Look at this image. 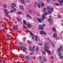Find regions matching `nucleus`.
Here are the masks:
<instances>
[{
	"label": "nucleus",
	"mask_w": 63,
	"mask_h": 63,
	"mask_svg": "<svg viewBox=\"0 0 63 63\" xmlns=\"http://www.w3.org/2000/svg\"><path fill=\"white\" fill-rule=\"evenodd\" d=\"M42 25H40L39 26V28L40 30H44V27H46V24H43V26Z\"/></svg>",
	"instance_id": "f257e3e1"
},
{
	"label": "nucleus",
	"mask_w": 63,
	"mask_h": 63,
	"mask_svg": "<svg viewBox=\"0 0 63 63\" xmlns=\"http://www.w3.org/2000/svg\"><path fill=\"white\" fill-rule=\"evenodd\" d=\"M35 46H33L32 47H32L30 46L29 47V48L30 50V51H34L35 50Z\"/></svg>",
	"instance_id": "f03ea898"
},
{
	"label": "nucleus",
	"mask_w": 63,
	"mask_h": 63,
	"mask_svg": "<svg viewBox=\"0 0 63 63\" xmlns=\"http://www.w3.org/2000/svg\"><path fill=\"white\" fill-rule=\"evenodd\" d=\"M39 33L41 35H43V34H44V35H47V33L44 31H41Z\"/></svg>",
	"instance_id": "7ed1b4c3"
},
{
	"label": "nucleus",
	"mask_w": 63,
	"mask_h": 63,
	"mask_svg": "<svg viewBox=\"0 0 63 63\" xmlns=\"http://www.w3.org/2000/svg\"><path fill=\"white\" fill-rule=\"evenodd\" d=\"M26 25L28 28H31L32 27V25L29 23H28Z\"/></svg>",
	"instance_id": "20e7f679"
},
{
	"label": "nucleus",
	"mask_w": 63,
	"mask_h": 63,
	"mask_svg": "<svg viewBox=\"0 0 63 63\" xmlns=\"http://www.w3.org/2000/svg\"><path fill=\"white\" fill-rule=\"evenodd\" d=\"M19 48L21 50H23L24 48V47L22 46H20L19 47Z\"/></svg>",
	"instance_id": "39448f33"
},
{
	"label": "nucleus",
	"mask_w": 63,
	"mask_h": 63,
	"mask_svg": "<svg viewBox=\"0 0 63 63\" xmlns=\"http://www.w3.org/2000/svg\"><path fill=\"white\" fill-rule=\"evenodd\" d=\"M44 49H45V51H46L45 50H46V51H47L48 50V49H49V47H47V46H45L44 47Z\"/></svg>",
	"instance_id": "423d86ee"
},
{
	"label": "nucleus",
	"mask_w": 63,
	"mask_h": 63,
	"mask_svg": "<svg viewBox=\"0 0 63 63\" xmlns=\"http://www.w3.org/2000/svg\"><path fill=\"white\" fill-rule=\"evenodd\" d=\"M58 1L60 5H61L62 4V3H63V0H58Z\"/></svg>",
	"instance_id": "0eeeda50"
},
{
	"label": "nucleus",
	"mask_w": 63,
	"mask_h": 63,
	"mask_svg": "<svg viewBox=\"0 0 63 63\" xmlns=\"http://www.w3.org/2000/svg\"><path fill=\"white\" fill-rule=\"evenodd\" d=\"M45 51L46 52H47L48 53L49 55H50V54H52V53L49 50H48L47 51H46V50H45Z\"/></svg>",
	"instance_id": "6e6552de"
},
{
	"label": "nucleus",
	"mask_w": 63,
	"mask_h": 63,
	"mask_svg": "<svg viewBox=\"0 0 63 63\" xmlns=\"http://www.w3.org/2000/svg\"><path fill=\"white\" fill-rule=\"evenodd\" d=\"M27 16V17H29V18H32V17L31 16H30V15L28 14H27L26 15Z\"/></svg>",
	"instance_id": "1a4fd4ad"
},
{
	"label": "nucleus",
	"mask_w": 63,
	"mask_h": 63,
	"mask_svg": "<svg viewBox=\"0 0 63 63\" xmlns=\"http://www.w3.org/2000/svg\"><path fill=\"white\" fill-rule=\"evenodd\" d=\"M35 39L34 40V41H36V42H38V37L36 35H35Z\"/></svg>",
	"instance_id": "9d476101"
},
{
	"label": "nucleus",
	"mask_w": 63,
	"mask_h": 63,
	"mask_svg": "<svg viewBox=\"0 0 63 63\" xmlns=\"http://www.w3.org/2000/svg\"><path fill=\"white\" fill-rule=\"evenodd\" d=\"M23 6L22 5H20L19 6V8L20 9H24V8H23Z\"/></svg>",
	"instance_id": "9b49d317"
},
{
	"label": "nucleus",
	"mask_w": 63,
	"mask_h": 63,
	"mask_svg": "<svg viewBox=\"0 0 63 63\" xmlns=\"http://www.w3.org/2000/svg\"><path fill=\"white\" fill-rule=\"evenodd\" d=\"M57 34L56 33H53V37H57Z\"/></svg>",
	"instance_id": "f8f14e48"
},
{
	"label": "nucleus",
	"mask_w": 63,
	"mask_h": 63,
	"mask_svg": "<svg viewBox=\"0 0 63 63\" xmlns=\"http://www.w3.org/2000/svg\"><path fill=\"white\" fill-rule=\"evenodd\" d=\"M52 18H50V19H48V21H49V22H50V23H51L53 22V21H50L51 20H52Z\"/></svg>",
	"instance_id": "ddd939ff"
},
{
	"label": "nucleus",
	"mask_w": 63,
	"mask_h": 63,
	"mask_svg": "<svg viewBox=\"0 0 63 63\" xmlns=\"http://www.w3.org/2000/svg\"><path fill=\"white\" fill-rule=\"evenodd\" d=\"M52 30L54 31L55 33H56V30L55 29V28L54 27L53 28H52Z\"/></svg>",
	"instance_id": "4468645a"
},
{
	"label": "nucleus",
	"mask_w": 63,
	"mask_h": 63,
	"mask_svg": "<svg viewBox=\"0 0 63 63\" xmlns=\"http://www.w3.org/2000/svg\"><path fill=\"white\" fill-rule=\"evenodd\" d=\"M44 45L45 47H47L48 46V44L47 43H45L44 44Z\"/></svg>",
	"instance_id": "2eb2a0df"
},
{
	"label": "nucleus",
	"mask_w": 63,
	"mask_h": 63,
	"mask_svg": "<svg viewBox=\"0 0 63 63\" xmlns=\"http://www.w3.org/2000/svg\"><path fill=\"white\" fill-rule=\"evenodd\" d=\"M16 18L18 21H21V19H20V18H18V17H17Z\"/></svg>",
	"instance_id": "dca6fc26"
},
{
	"label": "nucleus",
	"mask_w": 63,
	"mask_h": 63,
	"mask_svg": "<svg viewBox=\"0 0 63 63\" xmlns=\"http://www.w3.org/2000/svg\"><path fill=\"white\" fill-rule=\"evenodd\" d=\"M38 20L39 22L41 23L42 22V21L41 20V19H40L39 18H38Z\"/></svg>",
	"instance_id": "f3484780"
},
{
	"label": "nucleus",
	"mask_w": 63,
	"mask_h": 63,
	"mask_svg": "<svg viewBox=\"0 0 63 63\" xmlns=\"http://www.w3.org/2000/svg\"><path fill=\"white\" fill-rule=\"evenodd\" d=\"M11 5L13 6H14L15 7H16V4H15L14 3H11Z\"/></svg>",
	"instance_id": "a211bd4d"
},
{
	"label": "nucleus",
	"mask_w": 63,
	"mask_h": 63,
	"mask_svg": "<svg viewBox=\"0 0 63 63\" xmlns=\"http://www.w3.org/2000/svg\"><path fill=\"white\" fill-rule=\"evenodd\" d=\"M29 32L31 36H34V34H33V33H32V32H31L30 31Z\"/></svg>",
	"instance_id": "6ab92c4d"
},
{
	"label": "nucleus",
	"mask_w": 63,
	"mask_h": 63,
	"mask_svg": "<svg viewBox=\"0 0 63 63\" xmlns=\"http://www.w3.org/2000/svg\"><path fill=\"white\" fill-rule=\"evenodd\" d=\"M20 57L21 59H23V58H24V55H20Z\"/></svg>",
	"instance_id": "aec40b11"
},
{
	"label": "nucleus",
	"mask_w": 63,
	"mask_h": 63,
	"mask_svg": "<svg viewBox=\"0 0 63 63\" xmlns=\"http://www.w3.org/2000/svg\"><path fill=\"white\" fill-rule=\"evenodd\" d=\"M40 49V48L38 47V46H37L36 47V48L35 49V50L36 51H37Z\"/></svg>",
	"instance_id": "412c9836"
},
{
	"label": "nucleus",
	"mask_w": 63,
	"mask_h": 63,
	"mask_svg": "<svg viewBox=\"0 0 63 63\" xmlns=\"http://www.w3.org/2000/svg\"><path fill=\"white\" fill-rule=\"evenodd\" d=\"M5 14H6L5 15V16L6 17H8L9 15H8V14H9V13L8 12H6Z\"/></svg>",
	"instance_id": "4be33fe9"
},
{
	"label": "nucleus",
	"mask_w": 63,
	"mask_h": 63,
	"mask_svg": "<svg viewBox=\"0 0 63 63\" xmlns=\"http://www.w3.org/2000/svg\"><path fill=\"white\" fill-rule=\"evenodd\" d=\"M11 7L14 10H15V11H17V10H16V8H15V7H14V6H11Z\"/></svg>",
	"instance_id": "5701e85b"
},
{
	"label": "nucleus",
	"mask_w": 63,
	"mask_h": 63,
	"mask_svg": "<svg viewBox=\"0 0 63 63\" xmlns=\"http://www.w3.org/2000/svg\"><path fill=\"white\" fill-rule=\"evenodd\" d=\"M43 61H47V59L45 58H43Z\"/></svg>",
	"instance_id": "b1692460"
},
{
	"label": "nucleus",
	"mask_w": 63,
	"mask_h": 63,
	"mask_svg": "<svg viewBox=\"0 0 63 63\" xmlns=\"http://www.w3.org/2000/svg\"><path fill=\"white\" fill-rule=\"evenodd\" d=\"M21 2L22 4H24V3H25V1H24V0H21Z\"/></svg>",
	"instance_id": "393cba45"
},
{
	"label": "nucleus",
	"mask_w": 63,
	"mask_h": 63,
	"mask_svg": "<svg viewBox=\"0 0 63 63\" xmlns=\"http://www.w3.org/2000/svg\"><path fill=\"white\" fill-rule=\"evenodd\" d=\"M19 45L20 46H23L24 45L23 43L22 42H20L19 43Z\"/></svg>",
	"instance_id": "a878e982"
},
{
	"label": "nucleus",
	"mask_w": 63,
	"mask_h": 63,
	"mask_svg": "<svg viewBox=\"0 0 63 63\" xmlns=\"http://www.w3.org/2000/svg\"><path fill=\"white\" fill-rule=\"evenodd\" d=\"M41 5L42 7H44V6H45V4L42 2H41Z\"/></svg>",
	"instance_id": "bb28decb"
},
{
	"label": "nucleus",
	"mask_w": 63,
	"mask_h": 63,
	"mask_svg": "<svg viewBox=\"0 0 63 63\" xmlns=\"http://www.w3.org/2000/svg\"><path fill=\"white\" fill-rule=\"evenodd\" d=\"M6 37H7V38H10V35H9L8 34H6Z\"/></svg>",
	"instance_id": "cd10ccee"
},
{
	"label": "nucleus",
	"mask_w": 63,
	"mask_h": 63,
	"mask_svg": "<svg viewBox=\"0 0 63 63\" xmlns=\"http://www.w3.org/2000/svg\"><path fill=\"white\" fill-rule=\"evenodd\" d=\"M58 17H59V18H61L62 16L60 15L59 14H58Z\"/></svg>",
	"instance_id": "c85d7f7f"
},
{
	"label": "nucleus",
	"mask_w": 63,
	"mask_h": 63,
	"mask_svg": "<svg viewBox=\"0 0 63 63\" xmlns=\"http://www.w3.org/2000/svg\"><path fill=\"white\" fill-rule=\"evenodd\" d=\"M42 54H44V55H46V52L44 51H43L42 52Z\"/></svg>",
	"instance_id": "c756f323"
},
{
	"label": "nucleus",
	"mask_w": 63,
	"mask_h": 63,
	"mask_svg": "<svg viewBox=\"0 0 63 63\" xmlns=\"http://www.w3.org/2000/svg\"><path fill=\"white\" fill-rule=\"evenodd\" d=\"M30 58H29V57L28 56H27L26 57V59H29Z\"/></svg>",
	"instance_id": "7c9ffc66"
},
{
	"label": "nucleus",
	"mask_w": 63,
	"mask_h": 63,
	"mask_svg": "<svg viewBox=\"0 0 63 63\" xmlns=\"http://www.w3.org/2000/svg\"><path fill=\"white\" fill-rule=\"evenodd\" d=\"M3 7L5 8H7V6L6 4H4L3 5Z\"/></svg>",
	"instance_id": "2f4dec72"
},
{
	"label": "nucleus",
	"mask_w": 63,
	"mask_h": 63,
	"mask_svg": "<svg viewBox=\"0 0 63 63\" xmlns=\"http://www.w3.org/2000/svg\"><path fill=\"white\" fill-rule=\"evenodd\" d=\"M37 6L39 8H41V4H38Z\"/></svg>",
	"instance_id": "473e14b6"
},
{
	"label": "nucleus",
	"mask_w": 63,
	"mask_h": 63,
	"mask_svg": "<svg viewBox=\"0 0 63 63\" xmlns=\"http://www.w3.org/2000/svg\"><path fill=\"white\" fill-rule=\"evenodd\" d=\"M12 27H13V30H16V26H13Z\"/></svg>",
	"instance_id": "72a5a7b5"
},
{
	"label": "nucleus",
	"mask_w": 63,
	"mask_h": 63,
	"mask_svg": "<svg viewBox=\"0 0 63 63\" xmlns=\"http://www.w3.org/2000/svg\"><path fill=\"white\" fill-rule=\"evenodd\" d=\"M47 10H50V6H47Z\"/></svg>",
	"instance_id": "f704fd0d"
},
{
	"label": "nucleus",
	"mask_w": 63,
	"mask_h": 63,
	"mask_svg": "<svg viewBox=\"0 0 63 63\" xmlns=\"http://www.w3.org/2000/svg\"><path fill=\"white\" fill-rule=\"evenodd\" d=\"M23 23L25 25H26V21L25 20H23Z\"/></svg>",
	"instance_id": "c9c22d12"
},
{
	"label": "nucleus",
	"mask_w": 63,
	"mask_h": 63,
	"mask_svg": "<svg viewBox=\"0 0 63 63\" xmlns=\"http://www.w3.org/2000/svg\"><path fill=\"white\" fill-rule=\"evenodd\" d=\"M3 10L4 12V13H6V12H8V11L7 10V9H4Z\"/></svg>",
	"instance_id": "e433bc0d"
},
{
	"label": "nucleus",
	"mask_w": 63,
	"mask_h": 63,
	"mask_svg": "<svg viewBox=\"0 0 63 63\" xmlns=\"http://www.w3.org/2000/svg\"><path fill=\"white\" fill-rule=\"evenodd\" d=\"M50 11H53V10H54V9L52 8H50Z\"/></svg>",
	"instance_id": "4c0bfd02"
},
{
	"label": "nucleus",
	"mask_w": 63,
	"mask_h": 63,
	"mask_svg": "<svg viewBox=\"0 0 63 63\" xmlns=\"http://www.w3.org/2000/svg\"><path fill=\"white\" fill-rule=\"evenodd\" d=\"M47 13L49 14H51V12L50 11H47Z\"/></svg>",
	"instance_id": "58836bf2"
},
{
	"label": "nucleus",
	"mask_w": 63,
	"mask_h": 63,
	"mask_svg": "<svg viewBox=\"0 0 63 63\" xmlns=\"http://www.w3.org/2000/svg\"><path fill=\"white\" fill-rule=\"evenodd\" d=\"M43 11H44V12H45V11H47V8H44L43 9Z\"/></svg>",
	"instance_id": "ea45409f"
},
{
	"label": "nucleus",
	"mask_w": 63,
	"mask_h": 63,
	"mask_svg": "<svg viewBox=\"0 0 63 63\" xmlns=\"http://www.w3.org/2000/svg\"><path fill=\"white\" fill-rule=\"evenodd\" d=\"M42 17L43 18H46V17L45 16V15L44 14L43 15Z\"/></svg>",
	"instance_id": "a19ab883"
},
{
	"label": "nucleus",
	"mask_w": 63,
	"mask_h": 63,
	"mask_svg": "<svg viewBox=\"0 0 63 63\" xmlns=\"http://www.w3.org/2000/svg\"><path fill=\"white\" fill-rule=\"evenodd\" d=\"M27 49V48L26 47H24V50H24V51H26Z\"/></svg>",
	"instance_id": "79ce46f5"
},
{
	"label": "nucleus",
	"mask_w": 63,
	"mask_h": 63,
	"mask_svg": "<svg viewBox=\"0 0 63 63\" xmlns=\"http://www.w3.org/2000/svg\"><path fill=\"white\" fill-rule=\"evenodd\" d=\"M55 4L57 6H59V3H55Z\"/></svg>",
	"instance_id": "37998d69"
},
{
	"label": "nucleus",
	"mask_w": 63,
	"mask_h": 63,
	"mask_svg": "<svg viewBox=\"0 0 63 63\" xmlns=\"http://www.w3.org/2000/svg\"><path fill=\"white\" fill-rule=\"evenodd\" d=\"M17 13L18 14H20V15H21V14H22V13H21L20 12H18Z\"/></svg>",
	"instance_id": "c03bdc74"
},
{
	"label": "nucleus",
	"mask_w": 63,
	"mask_h": 63,
	"mask_svg": "<svg viewBox=\"0 0 63 63\" xmlns=\"http://www.w3.org/2000/svg\"><path fill=\"white\" fill-rule=\"evenodd\" d=\"M28 43H29V44H31V43H32V42L31 41H28Z\"/></svg>",
	"instance_id": "a18cd8bd"
},
{
	"label": "nucleus",
	"mask_w": 63,
	"mask_h": 63,
	"mask_svg": "<svg viewBox=\"0 0 63 63\" xmlns=\"http://www.w3.org/2000/svg\"><path fill=\"white\" fill-rule=\"evenodd\" d=\"M35 39V37L34 36H32V40H34Z\"/></svg>",
	"instance_id": "49530a36"
},
{
	"label": "nucleus",
	"mask_w": 63,
	"mask_h": 63,
	"mask_svg": "<svg viewBox=\"0 0 63 63\" xmlns=\"http://www.w3.org/2000/svg\"><path fill=\"white\" fill-rule=\"evenodd\" d=\"M50 58H51V59H54V57H53V56H51L50 57Z\"/></svg>",
	"instance_id": "de8ad7c7"
},
{
	"label": "nucleus",
	"mask_w": 63,
	"mask_h": 63,
	"mask_svg": "<svg viewBox=\"0 0 63 63\" xmlns=\"http://www.w3.org/2000/svg\"><path fill=\"white\" fill-rule=\"evenodd\" d=\"M38 58H39L40 59H42V57L41 56L39 57Z\"/></svg>",
	"instance_id": "09e8293b"
},
{
	"label": "nucleus",
	"mask_w": 63,
	"mask_h": 63,
	"mask_svg": "<svg viewBox=\"0 0 63 63\" xmlns=\"http://www.w3.org/2000/svg\"><path fill=\"white\" fill-rule=\"evenodd\" d=\"M14 10H12L10 12V13H13V12H14Z\"/></svg>",
	"instance_id": "8fccbe9b"
},
{
	"label": "nucleus",
	"mask_w": 63,
	"mask_h": 63,
	"mask_svg": "<svg viewBox=\"0 0 63 63\" xmlns=\"http://www.w3.org/2000/svg\"><path fill=\"white\" fill-rule=\"evenodd\" d=\"M51 45L52 46H54V43H52L51 44Z\"/></svg>",
	"instance_id": "3c124183"
},
{
	"label": "nucleus",
	"mask_w": 63,
	"mask_h": 63,
	"mask_svg": "<svg viewBox=\"0 0 63 63\" xmlns=\"http://www.w3.org/2000/svg\"><path fill=\"white\" fill-rule=\"evenodd\" d=\"M47 14H48L47 13V12H45V15L46 16V15H47Z\"/></svg>",
	"instance_id": "603ef678"
},
{
	"label": "nucleus",
	"mask_w": 63,
	"mask_h": 63,
	"mask_svg": "<svg viewBox=\"0 0 63 63\" xmlns=\"http://www.w3.org/2000/svg\"><path fill=\"white\" fill-rule=\"evenodd\" d=\"M29 12H30V13H32V11H31L30 10H29Z\"/></svg>",
	"instance_id": "864d4df0"
},
{
	"label": "nucleus",
	"mask_w": 63,
	"mask_h": 63,
	"mask_svg": "<svg viewBox=\"0 0 63 63\" xmlns=\"http://www.w3.org/2000/svg\"><path fill=\"white\" fill-rule=\"evenodd\" d=\"M18 29H19L18 28L16 27L15 30H18Z\"/></svg>",
	"instance_id": "5fc2aeb1"
},
{
	"label": "nucleus",
	"mask_w": 63,
	"mask_h": 63,
	"mask_svg": "<svg viewBox=\"0 0 63 63\" xmlns=\"http://www.w3.org/2000/svg\"><path fill=\"white\" fill-rule=\"evenodd\" d=\"M60 59H63V56H62L60 57Z\"/></svg>",
	"instance_id": "6e6d98bb"
},
{
	"label": "nucleus",
	"mask_w": 63,
	"mask_h": 63,
	"mask_svg": "<svg viewBox=\"0 0 63 63\" xmlns=\"http://www.w3.org/2000/svg\"><path fill=\"white\" fill-rule=\"evenodd\" d=\"M39 44L40 45V46H42V45H43V44H42L41 43H39Z\"/></svg>",
	"instance_id": "4d7b16f0"
},
{
	"label": "nucleus",
	"mask_w": 63,
	"mask_h": 63,
	"mask_svg": "<svg viewBox=\"0 0 63 63\" xmlns=\"http://www.w3.org/2000/svg\"><path fill=\"white\" fill-rule=\"evenodd\" d=\"M44 18H41V19H42V20H44Z\"/></svg>",
	"instance_id": "13d9d810"
},
{
	"label": "nucleus",
	"mask_w": 63,
	"mask_h": 63,
	"mask_svg": "<svg viewBox=\"0 0 63 63\" xmlns=\"http://www.w3.org/2000/svg\"><path fill=\"white\" fill-rule=\"evenodd\" d=\"M37 5H34V6L35 7V8H37Z\"/></svg>",
	"instance_id": "bf43d9fd"
},
{
	"label": "nucleus",
	"mask_w": 63,
	"mask_h": 63,
	"mask_svg": "<svg viewBox=\"0 0 63 63\" xmlns=\"http://www.w3.org/2000/svg\"><path fill=\"white\" fill-rule=\"evenodd\" d=\"M35 4L36 5V4H38V2H35Z\"/></svg>",
	"instance_id": "052dcab7"
},
{
	"label": "nucleus",
	"mask_w": 63,
	"mask_h": 63,
	"mask_svg": "<svg viewBox=\"0 0 63 63\" xmlns=\"http://www.w3.org/2000/svg\"><path fill=\"white\" fill-rule=\"evenodd\" d=\"M49 17L50 18H51V16L50 15L49 16Z\"/></svg>",
	"instance_id": "680f3d73"
},
{
	"label": "nucleus",
	"mask_w": 63,
	"mask_h": 63,
	"mask_svg": "<svg viewBox=\"0 0 63 63\" xmlns=\"http://www.w3.org/2000/svg\"><path fill=\"white\" fill-rule=\"evenodd\" d=\"M33 54V53H32L30 54V55H32Z\"/></svg>",
	"instance_id": "e2e57ef3"
},
{
	"label": "nucleus",
	"mask_w": 63,
	"mask_h": 63,
	"mask_svg": "<svg viewBox=\"0 0 63 63\" xmlns=\"http://www.w3.org/2000/svg\"><path fill=\"white\" fill-rule=\"evenodd\" d=\"M47 2H49V1H50V0H47Z\"/></svg>",
	"instance_id": "0e129e2a"
},
{
	"label": "nucleus",
	"mask_w": 63,
	"mask_h": 63,
	"mask_svg": "<svg viewBox=\"0 0 63 63\" xmlns=\"http://www.w3.org/2000/svg\"><path fill=\"white\" fill-rule=\"evenodd\" d=\"M15 24H16V23H17V22L16 21H15Z\"/></svg>",
	"instance_id": "69168bd1"
},
{
	"label": "nucleus",
	"mask_w": 63,
	"mask_h": 63,
	"mask_svg": "<svg viewBox=\"0 0 63 63\" xmlns=\"http://www.w3.org/2000/svg\"><path fill=\"white\" fill-rule=\"evenodd\" d=\"M33 59H36V57H34L33 58Z\"/></svg>",
	"instance_id": "338daca9"
},
{
	"label": "nucleus",
	"mask_w": 63,
	"mask_h": 63,
	"mask_svg": "<svg viewBox=\"0 0 63 63\" xmlns=\"http://www.w3.org/2000/svg\"><path fill=\"white\" fill-rule=\"evenodd\" d=\"M2 60H0V63H1V62H2Z\"/></svg>",
	"instance_id": "774afa93"
}]
</instances>
